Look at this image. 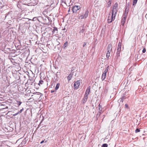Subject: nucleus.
Here are the masks:
<instances>
[{
    "mask_svg": "<svg viewBox=\"0 0 147 147\" xmlns=\"http://www.w3.org/2000/svg\"><path fill=\"white\" fill-rule=\"evenodd\" d=\"M118 4L117 3H115L114 6L113 7V10H112V15H114V17H115L117 12V11Z\"/></svg>",
    "mask_w": 147,
    "mask_h": 147,
    "instance_id": "f257e3e1",
    "label": "nucleus"
},
{
    "mask_svg": "<svg viewBox=\"0 0 147 147\" xmlns=\"http://www.w3.org/2000/svg\"><path fill=\"white\" fill-rule=\"evenodd\" d=\"M129 3L128 2L126 3V7H125V11L123 14V16H125V17H127V13H128L129 7Z\"/></svg>",
    "mask_w": 147,
    "mask_h": 147,
    "instance_id": "f03ea898",
    "label": "nucleus"
},
{
    "mask_svg": "<svg viewBox=\"0 0 147 147\" xmlns=\"http://www.w3.org/2000/svg\"><path fill=\"white\" fill-rule=\"evenodd\" d=\"M89 13V11L88 10H86L84 15H80L79 17V18H80L81 19H85L88 16Z\"/></svg>",
    "mask_w": 147,
    "mask_h": 147,
    "instance_id": "7ed1b4c3",
    "label": "nucleus"
},
{
    "mask_svg": "<svg viewBox=\"0 0 147 147\" xmlns=\"http://www.w3.org/2000/svg\"><path fill=\"white\" fill-rule=\"evenodd\" d=\"M108 67H107L103 72L102 76V81L104 80L105 78L107 73L108 71Z\"/></svg>",
    "mask_w": 147,
    "mask_h": 147,
    "instance_id": "20e7f679",
    "label": "nucleus"
},
{
    "mask_svg": "<svg viewBox=\"0 0 147 147\" xmlns=\"http://www.w3.org/2000/svg\"><path fill=\"white\" fill-rule=\"evenodd\" d=\"M114 15L112 14L111 17H110V16H109L108 18V22L109 23H111L113 20L115 18V17H114Z\"/></svg>",
    "mask_w": 147,
    "mask_h": 147,
    "instance_id": "39448f33",
    "label": "nucleus"
},
{
    "mask_svg": "<svg viewBox=\"0 0 147 147\" xmlns=\"http://www.w3.org/2000/svg\"><path fill=\"white\" fill-rule=\"evenodd\" d=\"M80 7L79 6L77 5H75L72 8V10L73 11V13H76L77 11L79 10L80 9Z\"/></svg>",
    "mask_w": 147,
    "mask_h": 147,
    "instance_id": "423d86ee",
    "label": "nucleus"
},
{
    "mask_svg": "<svg viewBox=\"0 0 147 147\" xmlns=\"http://www.w3.org/2000/svg\"><path fill=\"white\" fill-rule=\"evenodd\" d=\"M80 85V81L78 80L75 82L74 84V87L76 89L78 88L79 86Z\"/></svg>",
    "mask_w": 147,
    "mask_h": 147,
    "instance_id": "0eeeda50",
    "label": "nucleus"
},
{
    "mask_svg": "<svg viewBox=\"0 0 147 147\" xmlns=\"http://www.w3.org/2000/svg\"><path fill=\"white\" fill-rule=\"evenodd\" d=\"M88 98V96L84 95V97L83 98V100L82 101V103L83 104H84L87 101Z\"/></svg>",
    "mask_w": 147,
    "mask_h": 147,
    "instance_id": "6e6552de",
    "label": "nucleus"
},
{
    "mask_svg": "<svg viewBox=\"0 0 147 147\" xmlns=\"http://www.w3.org/2000/svg\"><path fill=\"white\" fill-rule=\"evenodd\" d=\"M90 86H89L88 87V88L86 90L85 92V95H87V96H88L89 94V92L90 91Z\"/></svg>",
    "mask_w": 147,
    "mask_h": 147,
    "instance_id": "1a4fd4ad",
    "label": "nucleus"
},
{
    "mask_svg": "<svg viewBox=\"0 0 147 147\" xmlns=\"http://www.w3.org/2000/svg\"><path fill=\"white\" fill-rule=\"evenodd\" d=\"M124 17L122 19L121 23V24L122 25H123L125 23V22L126 20V18L127 17H125V16H124Z\"/></svg>",
    "mask_w": 147,
    "mask_h": 147,
    "instance_id": "9d476101",
    "label": "nucleus"
},
{
    "mask_svg": "<svg viewBox=\"0 0 147 147\" xmlns=\"http://www.w3.org/2000/svg\"><path fill=\"white\" fill-rule=\"evenodd\" d=\"M80 31L79 32V33L80 34H83L84 32V31L85 30V28L84 26H83L82 27H80Z\"/></svg>",
    "mask_w": 147,
    "mask_h": 147,
    "instance_id": "9b49d317",
    "label": "nucleus"
},
{
    "mask_svg": "<svg viewBox=\"0 0 147 147\" xmlns=\"http://www.w3.org/2000/svg\"><path fill=\"white\" fill-rule=\"evenodd\" d=\"M112 49V46L111 44H109L108 46L107 50L111 51Z\"/></svg>",
    "mask_w": 147,
    "mask_h": 147,
    "instance_id": "f8f14e48",
    "label": "nucleus"
},
{
    "mask_svg": "<svg viewBox=\"0 0 147 147\" xmlns=\"http://www.w3.org/2000/svg\"><path fill=\"white\" fill-rule=\"evenodd\" d=\"M73 75V74H70L67 77V78L68 80V81H69L71 80Z\"/></svg>",
    "mask_w": 147,
    "mask_h": 147,
    "instance_id": "ddd939ff",
    "label": "nucleus"
},
{
    "mask_svg": "<svg viewBox=\"0 0 147 147\" xmlns=\"http://www.w3.org/2000/svg\"><path fill=\"white\" fill-rule=\"evenodd\" d=\"M57 31H58L57 28L56 27H54L53 28V30L52 31L53 34H54L56 31L57 32L56 33H57Z\"/></svg>",
    "mask_w": 147,
    "mask_h": 147,
    "instance_id": "4468645a",
    "label": "nucleus"
},
{
    "mask_svg": "<svg viewBox=\"0 0 147 147\" xmlns=\"http://www.w3.org/2000/svg\"><path fill=\"white\" fill-rule=\"evenodd\" d=\"M34 94H36L37 95L39 96L38 97H39V98H40L42 95V94L41 93L39 92H34Z\"/></svg>",
    "mask_w": 147,
    "mask_h": 147,
    "instance_id": "2eb2a0df",
    "label": "nucleus"
},
{
    "mask_svg": "<svg viewBox=\"0 0 147 147\" xmlns=\"http://www.w3.org/2000/svg\"><path fill=\"white\" fill-rule=\"evenodd\" d=\"M120 52H117L116 55V58L117 59H118L120 56Z\"/></svg>",
    "mask_w": 147,
    "mask_h": 147,
    "instance_id": "dca6fc26",
    "label": "nucleus"
},
{
    "mask_svg": "<svg viewBox=\"0 0 147 147\" xmlns=\"http://www.w3.org/2000/svg\"><path fill=\"white\" fill-rule=\"evenodd\" d=\"M60 84L59 83H57L56 86V87H55V90H57L59 88V86H60Z\"/></svg>",
    "mask_w": 147,
    "mask_h": 147,
    "instance_id": "f3484780",
    "label": "nucleus"
},
{
    "mask_svg": "<svg viewBox=\"0 0 147 147\" xmlns=\"http://www.w3.org/2000/svg\"><path fill=\"white\" fill-rule=\"evenodd\" d=\"M68 42L67 41L66 42L63 44V48H65L68 45Z\"/></svg>",
    "mask_w": 147,
    "mask_h": 147,
    "instance_id": "a211bd4d",
    "label": "nucleus"
},
{
    "mask_svg": "<svg viewBox=\"0 0 147 147\" xmlns=\"http://www.w3.org/2000/svg\"><path fill=\"white\" fill-rule=\"evenodd\" d=\"M111 2L109 1L107 3V7H109L111 6Z\"/></svg>",
    "mask_w": 147,
    "mask_h": 147,
    "instance_id": "6ab92c4d",
    "label": "nucleus"
},
{
    "mask_svg": "<svg viewBox=\"0 0 147 147\" xmlns=\"http://www.w3.org/2000/svg\"><path fill=\"white\" fill-rule=\"evenodd\" d=\"M121 44L120 42L119 43L117 48L121 49Z\"/></svg>",
    "mask_w": 147,
    "mask_h": 147,
    "instance_id": "aec40b11",
    "label": "nucleus"
},
{
    "mask_svg": "<svg viewBox=\"0 0 147 147\" xmlns=\"http://www.w3.org/2000/svg\"><path fill=\"white\" fill-rule=\"evenodd\" d=\"M138 0H133V5H136V4Z\"/></svg>",
    "mask_w": 147,
    "mask_h": 147,
    "instance_id": "412c9836",
    "label": "nucleus"
},
{
    "mask_svg": "<svg viewBox=\"0 0 147 147\" xmlns=\"http://www.w3.org/2000/svg\"><path fill=\"white\" fill-rule=\"evenodd\" d=\"M43 83V81L42 80H40L39 81V83H38V84L40 86V84H42Z\"/></svg>",
    "mask_w": 147,
    "mask_h": 147,
    "instance_id": "4be33fe9",
    "label": "nucleus"
},
{
    "mask_svg": "<svg viewBox=\"0 0 147 147\" xmlns=\"http://www.w3.org/2000/svg\"><path fill=\"white\" fill-rule=\"evenodd\" d=\"M108 144H102V147H107Z\"/></svg>",
    "mask_w": 147,
    "mask_h": 147,
    "instance_id": "5701e85b",
    "label": "nucleus"
},
{
    "mask_svg": "<svg viewBox=\"0 0 147 147\" xmlns=\"http://www.w3.org/2000/svg\"><path fill=\"white\" fill-rule=\"evenodd\" d=\"M11 49L10 48H5V51H7V50H9V52H10L11 51H10Z\"/></svg>",
    "mask_w": 147,
    "mask_h": 147,
    "instance_id": "b1692460",
    "label": "nucleus"
},
{
    "mask_svg": "<svg viewBox=\"0 0 147 147\" xmlns=\"http://www.w3.org/2000/svg\"><path fill=\"white\" fill-rule=\"evenodd\" d=\"M140 131V130L139 129H138V128H137L135 130V132L136 133H137L138 132H139Z\"/></svg>",
    "mask_w": 147,
    "mask_h": 147,
    "instance_id": "393cba45",
    "label": "nucleus"
},
{
    "mask_svg": "<svg viewBox=\"0 0 147 147\" xmlns=\"http://www.w3.org/2000/svg\"><path fill=\"white\" fill-rule=\"evenodd\" d=\"M125 96H123L121 98V101L122 102H123V99H125Z\"/></svg>",
    "mask_w": 147,
    "mask_h": 147,
    "instance_id": "a878e982",
    "label": "nucleus"
},
{
    "mask_svg": "<svg viewBox=\"0 0 147 147\" xmlns=\"http://www.w3.org/2000/svg\"><path fill=\"white\" fill-rule=\"evenodd\" d=\"M17 102L18 103V106H19L22 103V102L21 101H17Z\"/></svg>",
    "mask_w": 147,
    "mask_h": 147,
    "instance_id": "bb28decb",
    "label": "nucleus"
},
{
    "mask_svg": "<svg viewBox=\"0 0 147 147\" xmlns=\"http://www.w3.org/2000/svg\"><path fill=\"white\" fill-rule=\"evenodd\" d=\"M23 110L24 109L23 108H22V109H21L18 112V113H20L22 112L23 111Z\"/></svg>",
    "mask_w": 147,
    "mask_h": 147,
    "instance_id": "cd10ccee",
    "label": "nucleus"
},
{
    "mask_svg": "<svg viewBox=\"0 0 147 147\" xmlns=\"http://www.w3.org/2000/svg\"><path fill=\"white\" fill-rule=\"evenodd\" d=\"M110 53H107V55H106V56H107V58H109V57L110 56Z\"/></svg>",
    "mask_w": 147,
    "mask_h": 147,
    "instance_id": "c85d7f7f",
    "label": "nucleus"
},
{
    "mask_svg": "<svg viewBox=\"0 0 147 147\" xmlns=\"http://www.w3.org/2000/svg\"><path fill=\"white\" fill-rule=\"evenodd\" d=\"M121 49L117 48V52H120Z\"/></svg>",
    "mask_w": 147,
    "mask_h": 147,
    "instance_id": "c756f323",
    "label": "nucleus"
},
{
    "mask_svg": "<svg viewBox=\"0 0 147 147\" xmlns=\"http://www.w3.org/2000/svg\"><path fill=\"white\" fill-rule=\"evenodd\" d=\"M100 113L98 114V113L96 115V117L98 119V118L100 116Z\"/></svg>",
    "mask_w": 147,
    "mask_h": 147,
    "instance_id": "7c9ffc66",
    "label": "nucleus"
},
{
    "mask_svg": "<svg viewBox=\"0 0 147 147\" xmlns=\"http://www.w3.org/2000/svg\"><path fill=\"white\" fill-rule=\"evenodd\" d=\"M61 2L62 3H64L65 4H66L65 1L64 0H61Z\"/></svg>",
    "mask_w": 147,
    "mask_h": 147,
    "instance_id": "2f4dec72",
    "label": "nucleus"
},
{
    "mask_svg": "<svg viewBox=\"0 0 147 147\" xmlns=\"http://www.w3.org/2000/svg\"><path fill=\"white\" fill-rule=\"evenodd\" d=\"M146 52V49L145 48H144L142 50V52L143 53H145Z\"/></svg>",
    "mask_w": 147,
    "mask_h": 147,
    "instance_id": "473e14b6",
    "label": "nucleus"
},
{
    "mask_svg": "<svg viewBox=\"0 0 147 147\" xmlns=\"http://www.w3.org/2000/svg\"><path fill=\"white\" fill-rule=\"evenodd\" d=\"M101 111L102 110L100 109V108H99V109L98 113L100 114H101Z\"/></svg>",
    "mask_w": 147,
    "mask_h": 147,
    "instance_id": "72a5a7b5",
    "label": "nucleus"
},
{
    "mask_svg": "<svg viewBox=\"0 0 147 147\" xmlns=\"http://www.w3.org/2000/svg\"><path fill=\"white\" fill-rule=\"evenodd\" d=\"M37 19L36 17H35L33 18L32 20L34 21H35Z\"/></svg>",
    "mask_w": 147,
    "mask_h": 147,
    "instance_id": "f704fd0d",
    "label": "nucleus"
},
{
    "mask_svg": "<svg viewBox=\"0 0 147 147\" xmlns=\"http://www.w3.org/2000/svg\"><path fill=\"white\" fill-rule=\"evenodd\" d=\"M19 114V113H18V112H17V113H15V114H13V116H16V115H18Z\"/></svg>",
    "mask_w": 147,
    "mask_h": 147,
    "instance_id": "c9c22d12",
    "label": "nucleus"
},
{
    "mask_svg": "<svg viewBox=\"0 0 147 147\" xmlns=\"http://www.w3.org/2000/svg\"><path fill=\"white\" fill-rule=\"evenodd\" d=\"M56 92V90H51V93H53V92Z\"/></svg>",
    "mask_w": 147,
    "mask_h": 147,
    "instance_id": "e433bc0d",
    "label": "nucleus"
},
{
    "mask_svg": "<svg viewBox=\"0 0 147 147\" xmlns=\"http://www.w3.org/2000/svg\"><path fill=\"white\" fill-rule=\"evenodd\" d=\"M125 108H128V106L127 104H125Z\"/></svg>",
    "mask_w": 147,
    "mask_h": 147,
    "instance_id": "4c0bfd02",
    "label": "nucleus"
},
{
    "mask_svg": "<svg viewBox=\"0 0 147 147\" xmlns=\"http://www.w3.org/2000/svg\"><path fill=\"white\" fill-rule=\"evenodd\" d=\"M45 140H42V141L40 142V143L41 144H42L44 142V141Z\"/></svg>",
    "mask_w": 147,
    "mask_h": 147,
    "instance_id": "58836bf2",
    "label": "nucleus"
},
{
    "mask_svg": "<svg viewBox=\"0 0 147 147\" xmlns=\"http://www.w3.org/2000/svg\"><path fill=\"white\" fill-rule=\"evenodd\" d=\"M86 45V42H84L83 44V47H85Z\"/></svg>",
    "mask_w": 147,
    "mask_h": 147,
    "instance_id": "ea45409f",
    "label": "nucleus"
},
{
    "mask_svg": "<svg viewBox=\"0 0 147 147\" xmlns=\"http://www.w3.org/2000/svg\"><path fill=\"white\" fill-rule=\"evenodd\" d=\"M111 51L108 50V51H107V53H111Z\"/></svg>",
    "mask_w": 147,
    "mask_h": 147,
    "instance_id": "a19ab883",
    "label": "nucleus"
},
{
    "mask_svg": "<svg viewBox=\"0 0 147 147\" xmlns=\"http://www.w3.org/2000/svg\"><path fill=\"white\" fill-rule=\"evenodd\" d=\"M101 107H102L101 106H100V104H99V108H100V109L101 108Z\"/></svg>",
    "mask_w": 147,
    "mask_h": 147,
    "instance_id": "79ce46f5",
    "label": "nucleus"
},
{
    "mask_svg": "<svg viewBox=\"0 0 147 147\" xmlns=\"http://www.w3.org/2000/svg\"><path fill=\"white\" fill-rule=\"evenodd\" d=\"M49 17H48L47 18L48 19L49 21Z\"/></svg>",
    "mask_w": 147,
    "mask_h": 147,
    "instance_id": "37998d69",
    "label": "nucleus"
},
{
    "mask_svg": "<svg viewBox=\"0 0 147 147\" xmlns=\"http://www.w3.org/2000/svg\"><path fill=\"white\" fill-rule=\"evenodd\" d=\"M8 107H6V108H3V109H8Z\"/></svg>",
    "mask_w": 147,
    "mask_h": 147,
    "instance_id": "c03bdc74",
    "label": "nucleus"
},
{
    "mask_svg": "<svg viewBox=\"0 0 147 147\" xmlns=\"http://www.w3.org/2000/svg\"><path fill=\"white\" fill-rule=\"evenodd\" d=\"M109 1H110V2H111V1H112V0H109Z\"/></svg>",
    "mask_w": 147,
    "mask_h": 147,
    "instance_id": "a18cd8bd",
    "label": "nucleus"
},
{
    "mask_svg": "<svg viewBox=\"0 0 147 147\" xmlns=\"http://www.w3.org/2000/svg\"><path fill=\"white\" fill-rule=\"evenodd\" d=\"M110 15H111V13H110L109 14V16H110Z\"/></svg>",
    "mask_w": 147,
    "mask_h": 147,
    "instance_id": "49530a36",
    "label": "nucleus"
},
{
    "mask_svg": "<svg viewBox=\"0 0 147 147\" xmlns=\"http://www.w3.org/2000/svg\"><path fill=\"white\" fill-rule=\"evenodd\" d=\"M70 11V9H69V10H68V11Z\"/></svg>",
    "mask_w": 147,
    "mask_h": 147,
    "instance_id": "de8ad7c7",
    "label": "nucleus"
},
{
    "mask_svg": "<svg viewBox=\"0 0 147 147\" xmlns=\"http://www.w3.org/2000/svg\"><path fill=\"white\" fill-rule=\"evenodd\" d=\"M0 147H2V146H0Z\"/></svg>",
    "mask_w": 147,
    "mask_h": 147,
    "instance_id": "09e8293b",
    "label": "nucleus"
}]
</instances>
